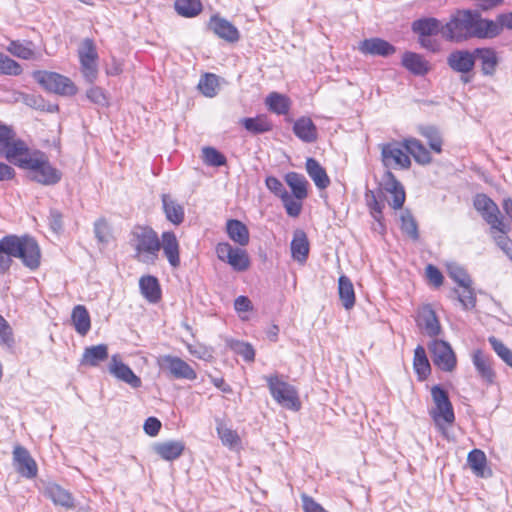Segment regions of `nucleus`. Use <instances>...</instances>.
<instances>
[{
    "label": "nucleus",
    "instance_id": "obj_1",
    "mask_svg": "<svg viewBox=\"0 0 512 512\" xmlns=\"http://www.w3.org/2000/svg\"><path fill=\"white\" fill-rule=\"evenodd\" d=\"M500 33V27L492 20L484 19L478 12L458 11L442 29V36L450 41L460 42L468 38H493Z\"/></svg>",
    "mask_w": 512,
    "mask_h": 512
},
{
    "label": "nucleus",
    "instance_id": "obj_2",
    "mask_svg": "<svg viewBox=\"0 0 512 512\" xmlns=\"http://www.w3.org/2000/svg\"><path fill=\"white\" fill-rule=\"evenodd\" d=\"M40 257V248L32 237L7 235L0 240V274L10 269L13 258H20L25 266L36 269Z\"/></svg>",
    "mask_w": 512,
    "mask_h": 512
},
{
    "label": "nucleus",
    "instance_id": "obj_3",
    "mask_svg": "<svg viewBox=\"0 0 512 512\" xmlns=\"http://www.w3.org/2000/svg\"><path fill=\"white\" fill-rule=\"evenodd\" d=\"M129 243L135 254L134 258L144 264H155L160 251L158 234L150 227L136 226L130 234Z\"/></svg>",
    "mask_w": 512,
    "mask_h": 512
},
{
    "label": "nucleus",
    "instance_id": "obj_4",
    "mask_svg": "<svg viewBox=\"0 0 512 512\" xmlns=\"http://www.w3.org/2000/svg\"><path fill=\"white\" fill-rule=\"evenodd\" d=\"M265 379L272 397L278 404L289 410H300L301 401L294 386L282 381L277 375L267 376Z\"/></svg>",
    "mask_w": 512,
    "mask_h": 512
},
{
    "label": "nucleus",
    "instance_id": "obj_5",
    "mask_svg": "<svg viewBox=\"0 0 512 512\" xmlns=\"http://www.w3.org/2000/svg\"><path fill=\"white\" fill-rule=\"evenodd\" d=\"M431 396L435 407L430 411V415L436 426L444 432L445 425H451L455 419L452 404L448 393L438 385L432 387Z\"/></svg>",
    "mask_w": 512,
    "mask_h": 512
},
{
    "label": "nucleus",
    "instance_id": "obj_6",
    "mask_svg": "<svg viewBox=\"0 0 512 512\" xmlns=\"http://www.w3.org/2000/svg\"><path fill=\"white\" fill-rule=\"evenodd\" d=\"M33 78L47 91L60 95H74L77 91L74 83L67 77L48 71H36Z\"/></svg>",
    "mask_w": 512,
    "mask_h": 512
},
{
    "label": "nucleus",
    "instance_id": "obj_7",
    "mask_svg": "<svg viewBox=\"0 0 512 512\" xmlns=\"http://www.w3.org/2000/svg\"><path fill=\"white\" fill-rule=\"evenodd\" d=\"M474 207L490 225L491 230H497L502 233L509 231V226L504 223L500 216L498 206L489 197L484 194H478L474 199Z\"/></svg>",
    "mask_w": 512,
    "mask_h": 512
},
{
    "label": "nucleus",
    "instance_id": "obj_8",
    "mask_svg": "<svg viewBox=\"0 0 512 512\" xmlns=\"http://www.w3.org/2000/svg\"><path fill=\"white\" fill-rule=\"evenodd\" d=\"M215 250L218 259L229 264L235 271L243 272L250 267V258L245 249L233 247L228 242H220Z\"/></svg>",
    "mask_w": 512,
    "mask_h": 512
},
{
    "label": "nucleus",
    "instance_id": "obj_9",
    "mask_svg": "<svg viewBox=\"0 0 512 512\" xmlns=\"http://www.w3.org/2000/svg\"><path fill=\"white\" fill-rule=\"evenodd\" d=\"M434 365L442 371L452 372L456 368V355L448 342L435 339L428 345Z\"/></svg>",
    "mask_w": 512,
    "mask_h": 512
},
{
    "label": "nucleus",
    "instance_id": "obj_10",
    "mask_svg": "<svg viewBox=\"0 0 512 512\" xmlns=\"http://www.w3.org/2000/svg\"><path fill=\"white\" fill-rule=\"evenodd\" d=\"M381 158L387 168L408 169L411 166V160L408 152L403 147V143L391 142L382 144Z\"/></svg>",
    "mask_w": 512,
    "mask_h": 512
},
{
    "label": "nucleus",
    "instance_id": "obj_11",
    "mask_svg": "<svg viewBox=\"0 0 512 512\" xmlns=\"http://www.w3.org/2000/svg\"><path fill=\"white\" fill-rule=\"evenodd\" d=\"M159 367L176 379L195 380L196 371L184 360L172 355H164L158 359Z\"/></svg>",
    "mask_w": 512,
    "mask_h": 512
},
{
    "label": "nucleus",
    "instance_id": "obj_12",
    "mask_svg": "<svg viewBox=\"0 0 512 512\" xmlns=\"http://www.w3.org/2000/svg\"><path fill=\"white\" fill-rule=\"evenodd\" d=\"M13 464L16 471L23 477L31 479L37 476V464L26 448L19 445L15 446Z\"/></svg>",
    "mask_w": 512,
    "mask_h": 512
},
{
    "label": "nucleus",
    "instance_id": "obj_13",
    "mask_svg": "<svg viewBox=\"0 0 512 512\" xmlns=\"http://www.w3.org/2000/svg\"><path fill=\"white\" fill-rule=\"evenodd\" d=\"M381 185L383 190L392 196V201H389V205L394 209L402 208L406 199L405 190L390 170L384 173Z\"/></svg>",
    "mask_w": 512,
    "mask_h": 512
},
{
    "label": "nucleus",
    "instance_id": "obj_14",
    "mask_svg": "<svg viewBox=\"0 0 512 512\" xmlns=\"http://www.w3.org/2000/svg\"><path fill=\"white\" fill-rule=\"evenodd\" d=\"M160 249L172 268H178L180 260V244L177 236L172 231H165L161 234Z\"/></svg>",
    "mask_w": 512,
    "mask_h": 512
},
{
    "label": "nucleus",
    "instance_id": "obj_15",
    "mask_svg": "<svg viewBox=\"0 0 512 512\" xmlns=\"http://www.w3.org/2000/svg\"><path fill=\"white\" fill-rule=\"evenodd\" d=\"M416 322L418 327L430 337H436L441 333V325L430 305L419 308Z\"/></svg>",
    "mask_w": 512,
    "mask_h": 512
},
{
    "label": "nucleus",
    "instance_id": "obj_16",
    "mask_svg": "<svg viewBox=\"0 0 512 512\" xmlns=\"http://www.w3.org/2000/svg\"><path fill=\"white\" fill-rule=\"evenodd\" d=\"M447 64L455 72L470 73L475 66L474 50H455L451 52L447 57Z\"/></svg>",
    "mask_w": 512,
    "mask_h": 512
},
{
    "label": "nucleus",
    "instance_id": "obj_17",
    "mask_svg": "<svg viewBox=\"0 0 512 512\" xmlns=\"http://www.w3.org/2000/svg\"><path fill=\"white\" fill-rule=\"evenodd\" d=\"M109 372L117 379L129 384L133 388L141 386V379L130 369L129 366L124 364L118 354L111 357L109 363Z\"/></svg>",
    "mask_w": 512,
    "mask_h": 512
},
{
    "label": "nucleus",
    "instance_id": "obj_18",
    "mask_svg": "<svg viewBox=\"0 0 512 512\" xmlns=\"http://www.w3.org/2000/svg\"><path fill=\"white\" fill-rule=\"evenodd\" d=\"M359 51L365 55L387 57L396 52V48L381 38L365 39L359 43Z\"/></svg>",
    "mask_w": 512,
    "mask_h": 512
},
{
    "label": "nucleus",
    "instance_id": "obj_19",
    "mask_svg": "<svg viewBox=\"0 0 512 512\" xmlns=\"http://www.w3.org/2000/svg\"><path fill=\"white\" fill-rule=\"evenodd\" d=\"M401 65L415 76H424L431 69L429 61L424 56L411 51H406L402 55Z\"/></svg>",
    "mask_w": 512,
    "mask_h": 512
},
{
    "label": "nucleus",
    "instance_id": "obj_20",
    "mask_svg": "<svg viewBox=\"0 0 512 512\" xmlns=\"http://www.w3.org/2000/svg\"><path fill=\"white\" fill-rule=\"evenodd\" d=\"M209 27L218 37L228 42H237L240 38L238 29L224 18L211 17Z\"/></svg>",
    "mask_w": 512,
    "mask_h": 512
},
{
    "label": "nucleus",
    "instance_id": "obj_21",
    "mask_svg": "<svg viewBox=\"0 0 512 512\" xmlns=\"http://www.w3.org/2000/svg\"><path fill=\"white\" fill-rule=\"evenodd\" d=\"M475 61L480 62L481 71L486 76H492L499 64V57L493 48L484 47L474 49Z\"/></svg>",
    "mask_w": 512,
    "mask_h": 512
},
{
    "label": "nucleus",
    "instance_id": "obj_22",
    "mask_svg": "<svg viewBox=\"0 0 512 512\" xmlns=\"http://www.w3.org/2000/svg\"><path fill=\"white\" fill-rule=\"evenodd\" d=\"M43 494L55 505H60L67 509L74 507V500L72 495L56 483H48L44 487Z\"/></svg>",
    "mask_w": 512,
    "mask_h": 512
},
{
    "label": "nucleus",
    "instance_id": "obj_23",
    "mask_svg": "<svg viewBox=\"0 0 512 512\" xmlns=\"http://www.w3.org/2000/svg\"><path fill=\"white\" fill-rule=\"evenodd\" d=\"M472 362L481 379L488 384H492L495 379V372L490 358L481 350H476L472 354Z\"/></svg>",
    "mask_w": 512,
    "mask_h": 512
},
{
    "label": "nucleus",
    "instance_id": "obj_24",
    "mask_svg": "<svg viewBox=\"0 0 512 512\" xmlns=\"http://www.w3.org/2000/svg\"><path fill=\"white\" fill-rule=\"evenodd\" d=\"M30 178L43 185H54L60 181L61 173L46 158Z\"/></svg>",
    "mask_w": 512,
    "mask_h": 512
},
{
    "label": "nucleus",
    "instance_id": "obj_25",
    "mask_svg": "<svg viewBox=\"0 0 512 512\" xmlns=\"http://www.w3.org/2000/svg\"><path fill=\"white\" fill-rule=\"evenodd\" d=\"M139 288L142 296L150 303H158L161 300V288L159 281L152 275L142 276L139 280Z\"/></svg>",
    "mask_w": 512,
    "mask_h": 512
},
{
    "label": "nucleus",
    "instance_id": "obj_26",
    "mask_svg": "<svg viewBox=\"0 0 512 512\" xmlns=\"http://www.w3.org/2000/svg\"><path fill=\"white\" fill-rule=\"evenodd\" d=\"M309 254V242L306 234L297 230L294 232L291 242V255L292 258L300 264H304Z\"/></svg>",
    "mask_w": 512,
    "mask_h": 512
},
{
    "label": "nucleus",
    "instance_id": "obj_27",
    "mask_svg": "<svg viewBox=\"0 0 512 512\" xmlns=\"http://www.w3.org/2000/svg\"><path fill=\"white\" fill-rule=\"evenodd\" d=\"M403 147L412 155L414 160L420 165L431 163L432 157L429 150L416 138H409L403 141Z\"/></svg>",
    "mask_w": 512,
    "mask_h": 512
},
{
    "label": "nucleus",
    "instance_id": "obj_28",
    "mask_svg": "<svg viewBox=\"0 0 512 512\" xmlns=\"http://www.w3.org/2000/svg\"><path fill=\"white\" fill-rule=\"evenodd\" d=\"M295 135L304 142L311 143L317 139V128L309 117H300L293 126Z\"/></svg>",
    "mask_w": 512,
    "mask_h": 512
},
{
    "label": "nucleus",
    "instance_id": "obj_29",
    "mask_svg": "<svg viewBox=\"0 0 512 512\" xmlns=\"http://www.w3.org/2000/svg\"><path fill=\"white\" fill-rule=\"evenodd\" d=\"M153 449L162 459L172 461L182 455L185 445L182 441H167L155 444Z\"/></svg>",
    "mask_w": 512,
    "mask_h": 512
},
{
    "label": "nucleus",
    "instance_id": "obj_30",
    "mask_svg": "<svg viewBox=\"0 0 512 512\" xmlns=\"http://www.w3.org/2000/svg\"><path fill=\"white\" fill-rule=\"evenodd\" d=\"M226 232L229 238L240 246L249 243V230L244 223L236 219H230L226 223Z\"/></svg>",
    "mask_w": 512,
    "mask_h": 512
},
{
    "label": "nucleus",
    "instance_id": "obj_31",
    "mask_svg": "<svg viewBox=\"0 0 512 512\" xmlns=\"http://www.w3.org/2000/svg\"><path fill=\"white\" fill-rule=\"evenodd\" d=\"M306 170L316 187L323 190L330 185V179L325 169L314 158H308L306 161Z\"/></svg>",
    "mask_w": 512,
    "mask_h": 512
},
{
    "label": "nucleus",
    "instance_id": "obj_32",
    "mask_svg": "<svg viewBox=\"0 0 512 512\" xmlns=\"http://www.w3.org/2000/svg\"><path fill=\"white\" fill-rule=\"evenodd\" d=\"M108 358V347L105 344H99L95 346L86 347L81 364L85 366L95 367L99 363L105 361Z\"/></svg>",
    "mask_w": 512,
    "mask_h": 512
},
{
    "label": "nucleus",
    "instance_id": "obj_33",
    "mask_svg": "<svg viewBox=\"0 0 512 512\" xmlns=\"http://www.w3.org/2000/svg\"><path fill=\"white\" fill-rule=\"evenodd\" d=\"M163 210L166 218L174 225H180L184 221V208L168 194L162 195Z\"/></svg>",
    "mask_w": 512,
    "mask_h": 512
},
{
    "label": "nucleus",
    "instance_id": "obj_34",
    "mask_svg": "<svg viewBox=\"0 0 512 512\" xmlns=\"http://www.w3.org/2000/svg\"><path fill=\"white\" fill-rule=\"evenodd\" d=\"M444 26L435 18H425L413 22L412 29L418 34V38L437 36L438 33L442 34Z\"/></svg>",
    "mask_w": 512,
    "mask_h": 512
},
{
    "label": "nucleus",
    "instance_id": "obj_35",
    "mask_svg": "<svg viewBox=\"0 0 512 512\" xmlns=\"http://www.w3.org/2000/svg\"><path fill=\"white\" fill-rule=\"evenodd\" d=\"M265 104L269 111L277 115H285L290 110L291 100L284 94L271 92L265 98Z\"/></svg>",
    "mask_w": 512,
    "mask_h": 512
},
{
    "label": "nucleus",
    "instance_id": "obj_36",
    "mask_svg": "<svg viewBox=\"0 0 512 512\" xmlns=\"http://www.w3.org/2000/svg\"><path fill=\"white\" fill-rule=\"evenodd\" d=\"M71 319L76 332L85 336L91 328V320L88 310L84 305H76L71 314Z\"/></svg>",
    "mask_w": 512,
    "mask_h": 512
},
{
    "label": "nucleus",
    "instance_id": "obj_37",
    "mask_svg": "<svg viewBox=\"0 0 512 512\" xmlns=\"http://www.w3.org/2000/svg\"><path fill=\"white\" fill-rule=\"evenodd\" d=\"M338 293L344 308L350 310L355 304V292L351 280L345 275L339 277Z\"/></svg>",
    "mask_w": 512,
    "mask_h": 512
},
{
    "label": "nucleus",
    "instance_id": "obj_38",
    "mask_svg": "<svg viewBox=\"0 0 512 512\" xmlns=\"http://www.w3.org/2000/svg\"><path fill=\"white\" fill-rule=\"evenodd\" d=\"M413 367L420 381L425 380L431 372L426 351L421 345H418L414 351Z\"/></svg>",
    "mask_w": 512,
    "mask_h": 512
},
{
    "label": "nucleus",
    "instance_id": "obj_39",
    "mask_svg": "<svg viewBox=\"0 0 512 512\" xmlns=\"http://www.w3.org/2000/svg\"><path fill=\"white\" fill-rule=\"evenodd\" d=\"M285 181L288 186L291 188L293 195L298 200H303L307 197V186L308 181L301 174L296 172H289L285 176Z\"/></svg>",
    "mask_w": 512,
    "mask_h": 512
},
{
    "label": "nucleus",
    "instance_id": "obj_40",
    "mask_svg": "<svg viewBox=\"0 0 512 512\" xmlns=\"http://www.w3.org/2000/svg\"><path fill=\"white\" fill-rule=\"evenodd\" d=\"M28 149L26 144L21 140H9L8 145L3 149V155L6 157L8 161L15 165L20 164V160L25 157Z\"/></svg>",
    "mask_w": 512,
    "mask_h": 512
},
{
    "label": "nucleus",
    "instance_id": "obj_41",
    "mask_svg": "<svg viewBox=\"0 0 512 512\" xmlns=\"http://www.w3.org/2000/svg\"><path fill=\"white\" fill-rule=\"evenodd\" d=\"M34 48V44L31 41L21 42L18 40H13L10 41L9 45L6 47V50L15 57L24 60H30L35 57Z\"/></svg>",
    "mask_w": 512,
    "mask_h": 512
},
{
    "label": "nucleus",
    "instance_id": "obj_42",
    "mask_svg": "<svg viewBox=\"0 0 512 512\" xmlns=\"http://www.w3.org/2000/svg\"><path fill=\"white\" fill-rule=\"evenodd\" d=\"M467 463L476 476L484 477L485 469L487 466V458L482 450L474 449L469 452Z\"/></svg>",
    "mask_w": 512,
    "mask_h": 512
},
{
    "label": "nucleus",
    "instance_id": "obj_43",
    "mask_svg": "<svg viewBox=\"0 0 512 512\" xmlns=\"http://www.w3.org/2000/svg\"><path fill=\"white\" fill-rule=\"evenodd\" d=\"M241 124L246 130L254 134L268 132L272 129L271 122L264 115H259L255 118H243Z\"/></svg>",
    "mask_w": 512,
    "mask_h": 512
},
{
    "label": "nucleus",
    "instance_id": "obj_44",
    "mask_svg": "<svg viewBox=\"0 0 512 512\" xmlns=\"http://www.w3.org/2000/svg\"><path fill=\"white\" fill-rule=\"evenodd\" d=\"M174 7L179 15L186 18L195 17L202 11L200 0H176Z\"/></svg>",
    "mask_w": 512,
    "mask_h": 512
},
{
    "label": "nucleus",
    "instance_id": "obj_45",
    "mask_svg": "<svg viewBox=\"0 0 512 512\" xmlns=\"http://www.w3.org/2000/svg\"><path fill=\"white\" fill-rule=\"evenodd\" d=\"M217 433L224 446L229 449H237L240 447L241 439L235 430L228 428L223 423H219L217 426Z\"/></svg>",
    "mask_w": 512,
    "mask_h": 512
},
{
    "label": "nucleus",
    "instance_id": "obj_46",
    "mask_svg": "<svg viewBox=\"0 0 512 512\" xmlns=\"http://www.w3.org/2000/svg\"><path fill=\"white\" fill-rule=\"evenodd\" d=\"M420 134L425 137L432 151L441 153L442 151V138L439 131L432 126H424L419 129Z\"/></svg>",
    "mask_w": 512,
    "mask_h": 512
},
{
    "label": "nucleus",
    "instance_id": "obj_47",
    "mask_svg": "<svg viewBox=\"0 0 512 512\" xmlns=\"http://www.w3.org/2000/svg\"><path fill=\"white\" fill-rule=\"evenodd\" d=\"M46 158L45 154L41 152H34L32 154L27 152L25 157L20 160V164L18 166L29 170V176L31 177Z\"/></svg>",
    "mask_w": 512,
    "mask_h": 512
},
{
    "label": "nucleus",
    "instance_id": "obj_48",
    "mask_svg": "<svg viewBox=\"0 0 512 512\" xmlns=\"http://www.w3.org/2000/svg\"><path fill=\"white\" fill-rule=\"evenodd\" d=\"M218 78L214 74H206L199 81L198 88L206 97H214L218 90Z\"/></svg>",
    "mask_w": 512,
    "mask_h": 512
},
{
    "label": "nucleus",
    "instance_id": "obj_49",
    "mask_svg": "<svg viewBox=\"0 0 512 512\" xmlns=\"http://www.w3.org/2000/svg\"><path fill=\"white\" fill-rule=\"evenodd\" d=\"M202 158L209 166L219 167L226 164V157L213 147H204Z\"/></svg>",
    "mask_w": 512,
    "mask_h": 512
},
{
    "label": "nucleus",
    "instance_id": "obj_50",
    "mask_svg": "<svg viewBox=\"0 0 512 512\" xmlns=\"http://www.w3.org/2000/svg\"><path fill=\"white\" fill-rule=\"evenodd\" d=\"M21 73L22 67L18 62L0 53V74L18 76Z\"/></svg>",
    "mask_w": 512,
    "mask_h": 512
},
{
    "label": "nucleus",
    "instance_id": "obj_51",
    "mask_svg": "<svg viewBox=\"0 0 512 512\" xmlns=\"http://www.w3.org/2000/svg\"><path fill=\"white\" fill-rule=\"evenodd\" d=\"M495 353L510 367H512V351L505 346L503 342L496 337L491 336L488 339Z\"/></svg>",
    "mask_w": 512,
    "mask_h": 512
},
{
    "label": "nucleus",
    "instance_id": "obj_52",
    "mask_svg": "<svg viewBox=\"0 0 512 512\" xmlns=\"http://www.w3.org/2000/svg\"><path fill=\"white\" fill-rule=\"evenodd\" d=\"M83 77L89 83H93L98 76V60L79 59Z\"/></svg>",
    "mask_w": 512,
    "mask_h": 512
},
{
    "label": "nucleus",
    "instance_id": "obj_53",
    "mask_svg": "<svg viewBox=\"0 0 512 512\" xmlns=\"http://www.w3.org/2000/svg\"><path fill=\"white\" fill-rule=\"evenodd\" d=\"M283 202L287 214L291 217H297L302 209V200H298L294 195L289 192L284 193L280 198Z\"/></svg>",
    "mask_w": 512,
    "mask_h": 512
},
{
    "label": "nucleus",
    "instance_id": "obj_54",
    "mask_svg": "<svg viewBox=\"0 0 512 512\" xmlns=\"http://www.w3.org/2000/svg\"><path fill=\"white\" fill-rule=\"evenodd\" d=\"M401 230L413 240H417L419 237L417 224L409 212H404L401 215Z\"/></svg>",
    "mask_w": 512,
    "mask_h": 512
},
{
    "label": "nucleus",
    "instance_id": "obj_55",
    "mask_svg": "<svg viewBox=\"0 0 512 512\" xmlns=\"http://www.w3.org/2000/svg\"><path fill=\"white\" fill-rule=\"evenodd\" d=\"M79 59L98 60V53L93 40L86 38L78 48Z\"/></svg>",
    "mask_w": 512,
    "mask_h": 512
},
{
    "label": "nucleus",
    "instance_id": "obj_56",
    "mask_svg": "<svg viewBox=\"0 0 512 512\" xmlns=\"http://www.w3.org/2000/svg\"><path fill=\"white\" fill-rule=\"evenodd\" d=\"M449 276L459 284L460 287H467L472 285V281L466 271L458 265L448 266Z\"/></svg>",
    "mask_w": 512,
    "mask_h": 512
},
{
    "label": "nucleus",
    "instance_id": "obj_57",
    "mask_svg": "<svg viewBox=\"0 0 512 512\" xmlns=\"http://www.w3.org/2000/svg\"><path fill=\"white\" fill-rule=\"evenodd\" d=\"M366 201L372 217L381 224L383 204L377 200L372 191L366 193Z\"/></svg>",
    "mask_w": 512,
    "mask_h": 512
},
{
    "label": "nucleus",
    "instance_id": "obj_58",
    "mask_svg": "<svg viewBox=\"0 0 512 512\" xmlns=\"http://www.w3.org/2000/svg\"><path fill=\"white\" fill-rule=\"evenodd\" d=\"M231 348L233 351L241 356L246 361H253L255 357V351L253 347L249 343L241 342V341H235L231 344Z\"/></svg>",
    "mask_w": 512,
    "mask_h": 512
},
{
    "label": "nucleus",
    "instance_id": "obj_59",
    "mask_svg": "<svg viewBox=\"0 0 512 512\" xmlns=\"http://www.w3.org/2000/svg\"><path fill=\"white\" fill-rule=\"evenodd\" d=\"M461 288H462L461 292L457 291L459 302L462 304V306L465 309L473 308L476 303V297H475V294H474V291H473L471 285L467 286V287H461Z\"/></svg>",
    "mask_w": 512,
    "mask_h": 512
},
{
    "label": "nucleus",
    "instance_id": "obj_60",
    "mask_svg": "<svg viewBox=\"0 0 512 512\" xmlns=\"http://www.w3.org/2000/svg\"><path fill=\"white\" fill-rule=\"evenodd\" d=\"M94 233L101 243H108L111 237L110 228L104 219H99L94 224Z\"/></svg>",
    "mask_w": 512,
    "mask_h": 512
},
{
    "label": "nucleus",
    "instance_id": "obj_61",
    "mask_svg": "<svg viewBox=\"0 0 512 512\" xmlns=\"http://www.w3.org/2000/svg\"><path fill=\"white\" fill-rule=\"evenodd\" d=\"M496 244L512 258V241L506 236V233L491 230Z\"/></svg>",
    "mask_w": 512,
    "mask_h": 512
},
{
    "label": "nucleus",
    "instance_id": "obj_62",
    "mask_svg": "<svg viewBox=\"0 0 512 512\" xmlns=\"http://www.w3.org/2000/svg\"><path fill=\"white\" fill-rule=\"evenodd\" d=\"M265 184L266 187L279 198H281L284 193L288 192L282 182L274 176H268L265 180Z\"/></svg>",
    "mask_w": 512,
    "mask_h": 512
},
{
    "label": "nucleus",
    "instance_id": "obj_63",
    "mask_svg": "<svg viewBox=\"0 0 512 512\" xmlns=\"http://www.w3.org/2000/svg\"><path fill=\"white\" fill-rule=\"evenodd\" d=\"M87 97L89 100H91L93 103L105 106L108 104V100L106 97L105 92L100 87H92L87 91Z\"/></svg>",
    "mask_w": 512,
    "mask_h": 512
},
{
    "label": "nucleus",
    "instance_id": "obj_64",
    "mask_svg": "<svg viewBox=\"0 0 512 512\" xmlns=\"http://www.w3.org/2000/svg\"><path fill=\"white\" fill-rule=\"evenodd\" d=\"M301 499L304 512H328L308 495L303 494Z\"/></svg>",
    "mask_w": 512,
    "mask_h": 512
}]
</instances>
